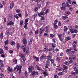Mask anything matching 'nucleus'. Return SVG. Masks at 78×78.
I'll list each match as a JSON object with an SVG mask.
<instances>
[{"instance_id":"15","label":"nucleus","mask_w":78,"mask_h":78,"mask_svg":"<svg viewBox=\"0 0 78 78\" xmlns=\"http://www.w3.org/2000/svg\"><path fill=\"white\" fill-rule=\"evenodd\" d=\"M36 68H37V69L38 70H39V71H41V69H40L39 67V66L37 65H36Z\"/></svg>"},{"instance_id":"43","label":"nucleus","mask_w":78,"mask_h":78,"mask_svg":"<svg viewBox=\"0 0 78 78\" xmlns=\"http://www.w3.org/2000/svg\"><path fill=\"white\" fill-rule=\"evenodd\" d=\"M64 64H65V65H69V62H65L64 63Z\"/></svg>"},{"instance_id":"12","label":"nucleus","mask_w":78,"mask_h":78,"mask_svg":"<svg viewBox=\"0 0 78 78\" xmlns=\"http://www.w3.org/2000/svg\"><path fill=\"white\" fill-rule=\"evenodd\" d=\"M72 59H73V61H75V60H76V55H72Z\"/></svg>"},{"instance_id":"16","label":"nucleus","mask_w":78,"mask_h":78,"mask_svg":"<svg viewBox=\"0 0 78 78\" xmlns=\"http://www.w3.org/2000/svg\"><path fill=\"white\" fill-rule=\"evenodd\" d=\"M32 41L34 42V40L33 38L30 39V41H29V44H32Z\"/></svg>"},{"instance_id":"60","label":"nucleus","mask_w":78,"mask_h":78,"mask_svg":"<svg viewBox=\"0 0 78 78\" xmlns=\"http://www.w3.org/2000/svg\"><path fill=\"white\" fill-rule=\"evenodd\" d=\"M4 48H5V50H8V47L6 46H4Z\"/></svg>"},{"instance_id":"21","label":"nucleus","mask_w":78,"mask_h":78,"mask_svg":"<svg viewBox=\"0 0 78 78\" xmlns=\"http://www.w3.org/2000/svg\"><path fill=\"white\" fill-rule=\"evenodd\" d=\"M21 68H22V66L20 65H19L18 67V68L17 69V71H18L19 70H20V69H21Z\"/></svg>"},{"instance_id":"10","label":"nucleus","mask_w":78,"mask_h":78,"mask_svg":"<svg viewBox=\"0 0 78 78\" xmlns=\"http://www.w3.org/2000/svg\"><path fill=\"white\" fill-rule=\"evenodd\" d=\"M17 60L16 58H14L13 60V64H17Z\"/></svg>"},{"instance_id":"13","label":"nucleus","mask_w":78,"mask_h":78,"mask_svg":"<svg viewBox=\"0 0 78 78\" xmlns=\"http://www.w3.org/2000/svg\"><path fill=\"white\" fill-rule=\"evenodd\" d=\"M63 70H67V69H68V67L66 66L65 65H63Z\"/></svg>"},{"instance_id":"61","label":"nucleus","mask_w":78,"mask_h":78,"mask_svg":"<svg viewBox=\"0 0 78 78\" xmlns=\"http://www.w3.org/2000/svg\"><path fill=\"white\" fill-rule=\"evenodd\" d=\"M0 76L1 77H2V78H3L4 77V75L2 74H0Z\"/></svg>"},{"instance_id":"54","label":"nucleus","mask_w":78,"mask_h":78,"mask_svg":"<svg viewBox=\"0 0 78 78\" xmlns=\"http://www.w3.org/2000/svg\"><path fill=\"white\" fill-rule=\"evenodd\" d=\"M16 12H17V13H19L20 12V10L19 9H17L16 10Z\"/></svg>"},{"instance_id":"41","label":"nucleus","mask_w":78,"mask_h":78,"mask_svg":"<svg viewBox=\"0 0 78 78\" xmlns=\"http://www.w3.org/2000/svg\"><path fill=\"white\" fill-rule=\"evenodd\" d=\"M56 61H60V58L59 57H58L56 58Z\"/></svg>"},{"instance_id":"36","label":"nucleus","mask_w":78,"mask_h":78,"mask_svg":"<svg viewBox=\"0 0 78 78\" xmlns=\"http://www.w3.org/2000/svg\"><path fill=\"white\" fill-rule=\"evenodd\" d=\"M24 74L26 76H28V73L27 71H25Z\"/></svg>"},{"instance_id":"4","label":"nucleus","mask_w":78,"mask_h":78,"mask_svg":"<svg viewBox=\"0 0 78 78\" xmlns=\"http://www.w3.org/2000/svg\"><path fill=\"white\" fill-rule=\"evenodd\" d=\"M46 55L45 54H43L42 56L40 57L41 61H44V59H46Z\"/></svg>"},{"instance_id":"49","label":"nucleus","mask_w":78,"mask_h":78,"mask_svg":"<svg viewBox=\"0 0 78 78\" xmlns=\"http://www.w3.org/2000/svg\"><path fill=\"white\" fill-rule=\"evenodd\" d=\"M58 36L59 38H61V37H62V35L61 34H59L58 35Z\"/></svg>"},{"instance_id":"30","label":"nucleus","mask_w":78,"mask_h":78,"mask_svg":"<svg viewBox=\"0 0 78 78\" xmlns=\"http://www.w3.org/2000/svg\"><path fill=\"white\" fill-rule=\"evenodd\" d=\"M72 51V49L70 48L69 49H68L66 50V52H69L70 51Z\"/></svg>"},{"instance_id":"25","label":"nucleus","mask_w":78,"mask_h":78,"mask_svg":"<svg viewBox=\"0 0 78 78\" xmlns=\"http://www.w3.org/2000/svg\"><path fill=\"white\" fill-rule=\"evenodd\" d=\"M52 47L53 48H55L56 47V44L54 43H52Z\"/></svg>"},{"instance_id":"9","label":"nucleus","mask_w":78,"mask_h":78,"mask_svg":"<svg viewBox=\"0 0 78 78\" xmlns=\"http://www.w3.org/2000/svg\"><path fill=\"white\" fill-rule=\"evenodd\" d=\"M14 4L13 2H12L10 3V9H12V8L14 7Z\"/></svg>"},{"instance_id":"7","label":"nucleus","mask_w":78,"mask_h":78,"mask_svg":"<svg viewBox=\"0 0 78 78\" xmlns=\"http://www.w3.org/2000/svg\"><path fill=\"white\" fill-rule=\"evenodd\" d=\"M38 15L39 17H41V16H44L45 15V13L43 11H41L40 13H38Z\"/></svg>"},{"instance_id":"29","label":"nucleus","mask_w":78,"mask_h":78,"mask_svg":"<svg viewBox=\"0 0 78 78\" xmlns=\"http://www.w3.org/2000/svg\"><path fill=\"white\" fill-rule=\"evenodd\" d=\"M70 38L69 37H68L66 38V41H70Z\"/></svg>"},{"instance_id":"31","label":"nucleus","mask_w":78,"mask_h":78,"mask_svg":"<svg viewBox=\"0 0 78 78\" xmlns=\"http://www.w3.org/2000/svg\"><path fill=\"white\" fill-rule=\"evenodd\" d=\"M54 27L55 28V29H57V28H58V27L57 26V25L55 24H54Z\"/></svg>"},{"instance_id":"37","label":"nucleus","mask_w":78,"mask_h":78,"mask_svg":"<svg viewBox=\"0 0 78 78\" xmlns=\"http://www.w3.org/2000/svg\"><path fill=\"white\" fill-rule=\"evenodd\" d=\"M30 20V19L29 18H27V19L25 20V22L27 23L28 22V21Z\"/></svg>"},{"instance_id":"62","label":"nucleus","mask_w":78,"mask_h":78,"mask_svg":"<svg viewBox=\"0 0 78 78\" xmlns=\"http://www.w3.org/2000/svg\"><path fill=\"white\" fill-rule=\"evenodd\" d=\"M35 60L36 61H39V58H38V57H37L35 58Z\"/></svg>"},{"instance_id":"38","label":"nucleus","mask_w":78,"mask_h":78,"mask_svg":"<svg viewBox=\"0 0 78 78\" xmlns=\"http://www.w3.org/2000/svg\"><path fill=\"white\" fill-rule=\"evenodd\" d=\"M37 6L38 7V8L39 9L41 7V4H39L37 5Z\"/></svg>"},{"instance_id":"42","label":"nucleus","mask_w":78,"mask_h":78,"mask_svg":"<svg viewBox=\"0 0 78 78\" xmlns=\"http://www.w3.org/2000/svg\"><path fill=\"white\" fill-rule=\"evenodd\" d=\"M4 43L5 44V45H6L8 44V40L6 41H5Z\"/></svg>"},{"instance_id":"33","label":"nucleus","mask_w":78,"mask_h":78,"mask_svg":"<svg viewBox=\"0 0 78 78\" xmlns=\"http://www.w3.org/2000/svg\"><path fill=\"white\" fill-rule=\"evenodd\" d=\"M49 11V9H47L46 10V12H45V14H47V13H48Z\"/></svg>"},{"instance_id":"39","label":"nucleus","mask_w":78,"mask_h":78,"mask_svg":"<svg viewBox=\"0 0 78 78\" xmlns=\"http://www.w3.org/2000/svg\"><path fill=\"white\" fill-rule=\"evenodd\" d=\"M29 67L31 69L34 70V66H33L31 65Z\"/></svg>"},{"instance_id":"59","label":"nucleus","mask_w":78,"mask_h":78,"mask_svg":"<svg viewBox=\"0 0 78 78\" xmlns=\"http://www.w3.org/2000/svg\"><path fill=\"white\" fill-rule=\"evenodd\" d=\"M74 45H75L76 44H77V41H74L73 42Z\"/></svg>"},{"instance_id":"8","label":"nucleus","mask_w":78,"mask_h":78,"mask_svg":"<svg viewBox=\"0 0 78 78\" xmlns=\"http://www.w3.org/2000/svg\"><path fill=\"white\" fill-rule=\"evenodd\" d=\"M73 69H74V70H75V71L76 72V74H78V67L76 66L75 67H74Z\"/></svg>"},{"instance_id":"55","label":"nucleus","mask_w":78,"mask_h":78,"mask_svg":"<svg viewBox=\"0 0 78 78\" xmlns=\"http://www.w3.org/2000/svg\"><path fill=\"white\" fill-rule=\"evenodd\" d=\"M24 28L25 29H28V27H27V25H25L24 26Z\"/></svg>"},{"instance_id":"63","label":"nucleus","mask_w":78,"mask_h":78,"mask_svg":"<svg viewBox=\"0 0 78 78\" xmlns=\"http://www.w3.org/2000/svg\"><path fill=\"white\" fill-rule=\"evenodd\" d=\"M9 52L11 54V53H13V51L12 50H10V51H9Z\"/></svg>"},{"instance_id":"58","label":"nucleus","mask_w":78,"mask_h":78,"mask_svg":"<svg viewBox=\"0 0 78 78\" xmlns=\"http://www.w3.org/2000/svg\"><path fill=\"white\" fill-rule=\"evenodd\" d=\"M14 17H15V18H16L17 19H19V16H17V15H15Z\"/></svg>"},{"instance_id":"50","label":"nucleus","mask_w":78,"mask_h":78,"mask_svg":"<svg viewBox=\"0 0 78 78\" xmlns=\"http://www.w3.org/2000/svg\"><path fill=\"white\" fill-rule=\"evenodd\" d=\"M1 56L2 58H5V55L2 54L1 55Z\"/></svg>"},{"instance_id":"64","label":"nucleus","mask_w":78,"mask_h":78,"mask_svg":"<svg viewBox=\"0 0 78 78\" xmlns=\"http://www.w3.org/2000/svg\"><path fill=\"white\" fill-rule=\"evenodd\" d=\"M24 46H23V45H22L21 46V49H23V48H24Z\"/></svg>"},{"instance_id":"11","label":"nucleus","mask_w":78,"mask_h":78,"mask_svg":"<svg viewBox=\"0 0 78 78\" xmlns=\"http://www.w3.org/2000/svg\"><path fill=\"white\" fill-rule=\"evenodd\" d=\"M43 74H44V76H48V74L47 71H44V73Z\"/></svg>"},{"instance_id":"34","label":"nucleus","mask_w":78,"mask_h":78,"mask_svg":"<svg viewBox=\"0 0 78 78\" xmlns=\"http://www.w3.org/2000/svg\"><path fill=\"white\" fill-rule=\"evenodd\" d=\"M3 32H1V33L0 37L1 39H2V38H3Z\"/></svg>"},{"instance_id":"24","label":"nucleus","mask_w":78,"mask_h":78,"mask_svg":"<svg viewBox=\"0 0 78 78\" xmlns=\"http://www.w3.org/2000/svg\"><path fill=\"white\" fill-rule=\"evenodd\" d=\"M67 27L66 26H64V31H66L67 30Z\"/></svg>"},{"instance_id":"1","label":"nucleus","mask_w":78,"mask_h":78,"mask_svg":"<svg viewBox=\"0 0 78 78\" xmlns=\"http://www.w3.org/2000/svg\"><path fill=\"white\" fill-rule=\"evenodd\" d=\"M25 54H20L19 56L21 57L22 59L23 60V66H24L25 65Z\"/></svg>"},{"instance_id":"52","label":"nucleus","mask_w":78,"mask_h":78,"mask_svg":"<svg viewBox=\"0 0 78 78\" xmlns=\"http://www.w3.org/2000/svg\"><path fill=\"white\" fill-rule=\"evenodd\" d=\"M23 52H25V51H26V48L24 47L23 48Z\"/></svg>"},{"instance_id":"47","label":"nucleus","mask_w":78,"mask_h":78,"mask_svg":"<svg viewBox=\"0 0 78 78\" xmlns=\"http://www.w3.org/2000/svg\"><path fill=\"white\" fill-rule=\"evenodd\" d=\"M25 15L26 16V17H28V14H27V12L25 11Z\"/></svg>"},{"instance_id":"28","label":"nucleus","mask_w":78,"mask_h":78,"mask_svg":"<svg viewBox=\"0 0 78 78\" xmlns=\"http://www.w3.org/2000/svg\"><path fill=\"white\" fill-rule=\"evenodd\" d=\"M46 64H48V65H49L50 64V61H49V60H47V61L46 62Z\"/></svg>"},{"instance_id":"5","label":"nucleus","mask_w":78,"mask_h":78,"mask_svg":"<svg viewBox=\"0 0 78 78\" xmlns=\"http://www.w3.org/2000/svg\"><path fill=\"white\" fill-rule=\"evenodd\" d=\"M23 44H24L25 47H27V39H23Z\"/></svg>"},{"instance_id":"46","label":"nucleus","mask_w":78,"mask_h":78,"mask_svg":"<svg viewBox=\"0 0 78 78\" xmlns=\"http://www.w3.org/2000/svg\"><path fill=\"white\" fill-rule=\"evenodd\" d=\"M61 9L62 10H65V7L62 6L61 7Z\"/></svg>"},{"instance_id":"53","label":"nucleus","mask_w":78,"mask_h":78,"mask_svg":"<svg viewBox=\"0 0 78 78\" xmlns=\"http://www.w3.org/2000/svg\"><path fill=\"white\" fill-rule=\"evenodd\" d=\"M38 33H39V30H37L35 31V34H38Z\"/></svg>"},{"instance_id":"26","label":"nucleus","mask_w":78,"mask_h":78,"mask_svg":"<svg viewBox=\"0 0 78 78\" xmlns=\"http://www.w3.org/2000/svg\"><path fill=\"white\" fill-rule=\"evenodd\" d=\"M23 23V20H21L20 21V24L21 25H22Z\"/></svg>"},{"instance_id":"40","label":"nucleus","mask_w":78,"mask_h":78,"mask_svg":"<svg viewBox=\"0 0 78 78\" xmlns=\"http://www.w3.org/2000/svg\"><path fill=\"white\" fill-rule=\"evenodd\" d=\"M41 1V0H35V2H36V3H39Z\"/></svg>"},{"instance_id":"45","label":"nucleus","mask_w":78,"mask_h":78,"mask_svg":"<svg viewBox=\"0 0 78 78\" xmlns=\"http://www.w3.org/2000/svg\"><path fill=\"white\" fill-rule=\"evenodd\" d=\"M29 72H32V69L31 68H30L29 66L28 68Z\"/></svg>"},{"instance_id":"23","label":"nucleus","mask_w":78,"mask_h":78,"mask_svg":"<svg viewBox=\"0 0 78 78\" xmlns=\"http://www.w3.org/2000/svg\"><path fill=\"white\" fill-rule=\"evenodd\" d=\"M4 52H3V49H0V54H4Z\"/></svg>"},{"instance_id":"56","label":"nucleus","mask_w":78,"mask_h":78,"mask_svg":"<svg viewBox=\"0 0 78 78\" xmlns=\"http://www.w3.org/2000/svg\"><path fill=\"white\" fill-rule=\"evenodd\" d=\"M9 17L10 18H12L13 17V15H12V14H10V15H9Z\"/></svg>"},{"instance_id":"48","label":"nucleus","mask_w":78,"mask_h":78,"mask_svg":"<svg viewBox=\"0 0 78 78\" xmlns=\"http://www.w3.org/2000/svg\"><path fill=\"white\" fill-rule=\"evenodd\" d=\"M48 50V48H45L43 50L45 51H47V50Z\"/></svg>"},{"instance_id":"17","label":"nucleus","mask_w":78,"mask_h":78,"mask_svg":"<svg viewBox=\"0 0 78 78\" xmlns=\"http://www.w3.org/2000/svg\"><path fill=\"white\" fill-rule=\"evenodd\" d=\"M70 14V12L69 11H67L65 12V16H69V15Z\"/></svg>"},{"instance_id":"35","label":"nucleus","mask_w":78,"mask_h":78,"mask_svg":"<svg viewBox=\"0 0 78 78\" xmlns=\"http://www.w3.org/2000/svg\"><path fill=\"white\" fill-rule=\"evenodd\" d=\"M43 33H44V30L39 31V33L40 34H41Z\"/></svg>"},{"instance_id":"51","label":"nucleus","mask_w":78,"mask_h":78,"mask_svg":"<svg viewBox=\"0 0 78 78\" xmlns=\"http://www.w3.org/2000/svg\"><path fill=\"white\" fill-rule=\"evenodd\" d=\"M50 61L51 62L52 64H53V63L54 62V60L53 59H51Z\"/></svg>"},{"instance_id":"27","label":"nucleus","mask_w":78,"mask_h":78,"mask_svg":"<svg viewBox=\"0 0 78 78\" xmlns=\"http://www.w3.org/2000/svg\"><path fill=\"white\" fill-rule=\"evenodd\" d=\"M63 74H64V73H63L62 72H60L58 73V75L59 76L60 75H63Z\"/></svg>"},{"instance_id":"22","label":"nucleus","mask_w":78,"mask_h":78,"mask_svg":"<svg viewBox=\"0 0 78 78\" xmlns=\"http://www.w3.org/2000/svg\"><path fill=\"white\" fill-rule=\"evenodd\" d=\"M46 57H47V58H46V59H47V60H50V59H51V57L50 56H46Z\"/></svg>"},{"instance_id":"19","label":"nucleus","mask_w":78,"mask_h":78,"mask_svg":"<svg viewBox=\"0 0 78 78\" xmlns=\"http://www.w3.org/2000/svg\"><path fill=\"white\" fill-rule=\"evenodd\" d=\"M67 18H68V16H62V18L63 20H66Z\"/></svg>"},{"instance_id":"2","label":"nucleus","mask_w":78,"mask_h":78,"mask_svg":"<svg viewBox=\"0 0 78 78\" xmlns=\"http://www.w3.org/2000/svg\"><path fill=\"white\" fill-rule=\"evenodd\" d=\"M14 24V22L11 21L7 22L6 23L7 26H11V25H13Z\"/></svg>"},{"instance_id":"3","label":"nucleus","mask_w":78,"mask_h":78,"mask_svg":"<svg viewBox=\"0 0 78 78\" xmlns=\"http://www.w3.org/2000/svg\"><path fill=\"white\" fill-rule=\"evenodd\" d=\"M34 75H39V73L37 71H34L32 73L30 74L31 76H34Z\"/></svg>"},{"instance_id":"6","label":"nucleus","mask_w":78,"mask_h":78,"mask_svg":"<svg viewBox=\"0 0 78 78\" xmlns=\"http://www.w3.org/2000/svg\"><path fill=\"white\" fill-rule=\"evenodd\" d=\"M67 7V8H69V9L71 10H72V8H70V7H71L72 6L71 5H70L69 4V3H68V2H66V4L65 5Z\"/></svg>"},{"instance_id":"20","label":"nucleus","mask_w":78,"mask_h":78,"mask_svg":"<svg viewBox=\"0 0 78 78\" xmlns=\"http://www.w3.org/2000/svg\"><path fill=\"white\" fill-rule=\"evenodd\" d=\"M10 44L11 45H15V42L14 41H12L10 42Z\"/></svg>"},{"instance_id":"32","label":"nucleus","mask_w":78,"mask_h":78,"mask_svg":"<svg viewBox=\"0 0 78 78\" xmlns=\"http://www.w3.org/2000/svg\"><path fill=\"white\" fill-rule=\"evenodd\" d=\"M73 48H74V50L75 51H76V45L74 44L73 45Z\"/></svg>"},{"instance_id":"14","label":"nucleus","mask_w":78,"mask_h":78,"mask_svg":"<svg viewBox=\"0 0 78 78\" xmlns=\"http://www.w3.org/2000/svg\"><path fill=\"white\" fill-rule=\"evenodd\" d=\"M7 70H9V72H12V69H10V67L9 66H8Z\"/></svg>"},{"instance_id":"57","label":"nucleus","mask_w":78,"mask_h":78,"mask_svg":"<svg viewBox=\"0 0 78 78\" xmlns=\"http://www.w3.org/2000/svg\"><path fill=\"white\" fill-rule=\"evenodd\" d=\"M54 78H58V76L57 75H55L54 76Z\"/></svg>"},{"instance_id":"44","label":"nucleus","mask_w":78,"mask_h":78,"mask_svg":"<svg viewBox=\"0 0 78 78\" xmlns=\"http://www.w3.org/2000/svg\"><path fill=\"white\" fill-rule=\"evenodd\" d=\"M50 37H55V35H53V34H50Z\"/></svg>"},{"instance_id":"18","label":"nucleus","mask_w":78,"mask_h":78,"mask_svg":"<svg viewBox=\"0 0 78 78\" xmlns=\"http://www.w3.org/2000/svg\"><path fill=\"white\" fill-rule=\"evenodd\" d=\"M17 48L19 49L20 48V44L19 43H17L16 44Z\"/></svg>"}]
</instances>
